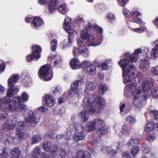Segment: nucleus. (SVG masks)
<instances>
[{"mask_svg": "<svg viewBox=\"0 0 158 158\" xmlns=\"http://www.w3.org/2000/svg\"><path fill=\"white\" fill-rule=\"evenodd\" d=\"M141 52V49L139 48L135 50L134 52L131 55L129 53H125V56L126 59L120 60L118 62L119 65L122 69L124 82H130L131 81L130 78L135 75V67L132 64L137 61L138 54Z\"/></svg>", "mask_w": 158, "mask_h": 158, "instance_id": "nucleus-1", "label": "nucleus"}, {"mask_svg": "<svg viewBox=\"0 0 158 158\" xmlns=\"http://www.w3.org/2000/svg\"><path fill=\"white\" fill-rule=\"evenodd\" d=\"M94 98H88L86 102L85 101L83 102L82 105L85 109L80 113V117L82 121L85 123L88 120L89 117V112L94 113L96 109L93 104L95 101V98L94 96Z\"/></svg>", "mask_w": 158, "mask_h": 158, "instance_id": "nucleus-2", "label": "nucleus"}, {"mask_svg": "<svg viewBox=\"0 0 158 158\" xmlns=\"http://www.w3.org/2000/svg\"><path fill=\"white\" fill-rule=\"evenodd\" d=\"M12 100L11 99H9L7 97H4L0 98V120L1 118H4L7 115V114L4 112L5 109L2 108L3 104H5V108L10 111V110H13L14 109L11 106V102Z\"/></svg>", "mask_w": 158, "mask_h": 158, "instance_id": "nucleus-3", "label": "nucleus"}, {"mask_svg": "<svg viewBox=\"0 0 158 158\" xmlns=\"http://www.w3.org/2000/svg\"><path fill=\"white\" fill-rule=\"evenodd\" d=\"M19 78L18 75H15L10 77L8 80V85L9 88L7 91L6 96L5 97H7L9 99L10 97L14 95V91L17 89V86L15 85L17 80Z\"/></svg>", "mask_w": 158, "mask_h": 158, "instance_id": "nucleus-4", "label": "nucleus"}, {"mask_svg": "<svg viewBox=\"0 0 158 158\" xmlns=\"http://www.w3.org/2000/svg\"><path fill=\"white\" fill-rule=\"evenodd\" d=\"M50 66L46 64L40 68V79L45 81L51 80L53 77V72H49Z\"/></svg>", "mask_w": 158, "mask_h": 158, "instance_id": "nucleus-5", "label": "nucleus"}, {"mask_svg": "<svg viewBox=\"0 0 158 158\" xmlns=\"http://www.w3.org/2000/svg\"><path fill=\"white\" fill-rule=\"evenodd\" d=\"M58 0H50L48 2V9L49 12L52 13L57 9L60 13L65 14L66 12V6L62 4L58 6Z\"/></svg>", "mask_w": 158, "mask_h": 158, "instance_id": "nucleus-6", "label": "nucleus"}, {"mask_svg": "<svg viewBox=\"0 0 158 158\" xmlns=\"http://www.w3.org/2000/svg\"><path fill=\"white\" fill-rule=\"evenodd\" d=\"M81 38L84 40H88L90 43L89 46H95L100 45L101 42L97 40H95L94 36L90 34L86 30H83L81 32Z\"/></svg>", "mask_w": 158, "mask_h": 158, "instance_id": "nucleus-7", "label": "nucleus"}, {"mask_svg": "<svg viewBox=\"0 0 158 158\" xmlns=\"http://www.w3.org/2000/svg\"><path fill=\"white\" fill-rule=\"evenodd\" d=\"M123 14L125 17L127 18H132L134 19V22L139 25L142 23V21L138 16L141 15V14L137 11L131 12L127 10L123 11Z\"/></svg>", "mask_w": 158, "mask_h": 158, "instance_id": "nucleus-8", "label": "nucleus"}, {"mask_svg": "<svg viewBox=\"0 0 158 158\" xmlns=\"http://www.w3.org/2000/svg\"><path fill=\"white\" fill-rule=\"evenodd\" d=\"M88 62L87 60H84L81 63L78 59L74 58L71 60L70 65L71 68L73 69L84 68L87 65Z\"/></svg>", "mask_w": 158, "mask_h": 158, "instance_id": "nucleus-9", "label": "nucleus"}, {"mask_svg": "<svg viewBox=\"0 0 158 158\" xmlns=\"http://www.w3.org/2000/svg\"><path fill=\"white\" fill-rule=\"evenodd\" d=\"M21 103L16 101L15 100H12V102H11V106L14 110H10V111L15 112L27 110V107L25 105L21 104Z\"/></svg>", "mask_w": 158, "mask_h": 158, "instance_id": "nucleus-10", "label": "nucleus"}, {"mask_svg": "<svg viewBox=\"0 0 158 158\" xmlns=\"http://www.w3.org/2000/svg\"><path fill=\"white\" fill-rule=\"evenodd\" d=\"M17 121V118H15L10 123L8 122H6L2 125V129L5 131H9L14 130L16 126V123Z\"/></svg>", "mask_w": 158, "mask_h": 158, "instance_id": "nucleus-11", "label": "nucleus"}, {"mask_svg": "<svg viewBox=\"0 0 158 158\" xmlns=\"http://www.w3.org/2000/svg\"><path fill=\"white\" fill-rule=\"evenodd\" d=\"M32 48L34 50V52L32 54L29 55L26 57L27 60L28 61H32L34 58L38 59L39 57L40 48L37 45H35L33 46Z\"/></svg>", "mask_w": 158, "mask_h": 158, "instance_id": "nucleus-12", "label": "nucleus"}, {"mask_svg": "<svg viewBox=\"0 0 158 158\" xmlns=\"http://www.w3.org/2000/svg\"><path fill=\"white\" fill-rule=\"evenodd\" d=\"M139 135L137 134L134 137L131 138L129 140L127 143V145L129 147H130L135 145H139Z\"/></svg>", "mask_w": 158, "mask_h": 158, "instance_id": "nucleus-13", "label": "nucleus"}, {"mask_svg": "<svg viewBox=\"0 0 158 158\" xmlns=\"http://www.w3.org/2000/svg\"><path fill=\"white\" fill-rule=\"evenodd\" d=\"M78 48V51L80 54H81L87 57L89 56V52L87 47L83 44H79Z\"/></svg>", "mask_w": 158, "mask_h": 158, "instance_id": "nucleus-14", "label": "nucleus"}, {"mask_svg": "<svg viewBox=\"0 0 158 158\" xmlns=\"http://www.w3.org/2000/svg\"><path fill=\"white\" fill-rule=\"evenodd\" d=\"M44 100L45 102V105L49 107L52 106L55 104V100L51 96L47 94L44 97Z\"/></svg>", "mask_w": 158, "mask_h": 158, "instance_id": "nucleus-15", "label": "nucleus"}, {"mask_svg": "<svg viewBox=\"0 0 158 158\" xmlns=\"http://www.w3.org/2000/svg\"><path fill=\"white\" fill-rule=\"evenodd\" d=\"M153 85V83L152 81H145L142 84V88L143 90L145 92L151 89Z\"/></svg>", "mask_w": 158, "mask_h": 158, "instance_id": "nucleus-16", "label": "nucleus"}, {"mask_svg": "<svg viewBox=\"0 0 158 158\" xmlns=\"http://www.w3.org/2000/svg\"><path fill=\"white\" fill-rule=\"evenodd\" d=\"M33 20V24L35 28L37 29L39 28L40 25V18L39 17H36L34 19L28 17H26L25 18L26 22L27 23H30Z\"/></svg>", "mask_w": 158, "mask_h": 158, "instance_id": "nucleus-17", "label": "nucleus"}, {"mask_svg": "<svg viewBox=\"0 0 158 158\" xmlns=\"http://www.w3.org/2000/svg\"><path fill=\"white\" fill-rule=\"evenodd\" d=\"M97 102L96 106L98 110H101L103 109L105 106V102L104 100L100 96L97 97Z\"/></svg>", "mask_w": 158, "mask_h": 158, "instance_id": "nucleus-18", "label": "nucleus"}, {"mask_svg": "<svg viewBox=\"0 0 158 158\" xmlns=\"http://www.w3.org/2000/svg\"><path fill=\"white\" fill-rule=\"evenodd\" d=\"M76 156L77 158H91L90 155L88 151L82 150L78 151Z\"/></svg>", "mask_w": 158, "mask_h": 158, "instance_id": "nucleus-19", "label": "nucleus"}, {"mask_svg": "<svg viewBox=\"0 0 158 158\" xmlns=\"http://www.w3.org/2000/svg\"><path fill=\"white\" fill-rule=\"evenodd\" d=\"M28 94L25 92H23L22 94L21 97L19 96L15 97L13 98V100H15L19 102H22L27 101L28 100Z\"/></svg>", "mask_w": 158, "mask_h": 158, "instance_id": "nucleus-20", "label": "nucleus"}, {"mask_svg": "<svg viewBox=\"0 0 158 158\" xmlns=\"http://www.w3.org/2000/svg\"><path fill=\"white\" fill-rule=\"evenodd\" d=\"M87 73L90 75L93 76L96 74V66L94 64L87 66L86 67Z\"/></svg>", "mask_w": 158, "mask_h": 158, "instance_id": "nucleus-21", "label": "nucleus"}, {"mask_svg": "<svg viewBox=\"0 0 158 158\" xmlns=\"http://www.w3.org/2000/svg\"><path fill=\"white\" fill-rule=\"evenodd\" d=\"M53 59L54 60L53 63L54 67L56 68L60 67L62 63V60L61 56L59 55H56L54 56Z\"/></svg>", "mask_w": 158, "mask_h": 158, "instance_id": "nucleus-22", "label": "nucleus"}, {"mask_svg": "<svg viewBox=\"0 0 158 158\" xmlns=\"http://www.w3.org/2000/svg\"><path fill=\"white\" fill-rule=\"evenodd\" d=\"M129 87L132 90L133 94V93H135L136 94L135 95H136L137 97H139V96L140 95L142 91L140 89H137L135 83H132L130 84Z\"/></svg>", "mask_w": 158, "mask_h": 158, "instance_id": "nucleus-23", "label": "nucleus"}, {"mask_svg": "<svg viewBox=\"0 0 158 158\" xmlns=\"http://www.w3.org/2000/svg\"><path fill=\"white\" fill-rule=\"evenodd\" d=\"M71 18L69 17L66 16L65 17L64 20L63 24V28L66 30H69L71 28L70 23H71Z\"/></svg>", "mask_w": 158, "mask_h": 158, "instance_id": "nucleus-24", "label": "nucleus"}, {"mask_svg": "<svg viewBox=\"0 0 158 158\" xmlns=\"http://www.w3.org/2000/svg\"><path fill=\"white\" fill-rule=\"evenodd\" d=\"M21 153L18 148H15L13 149L10 151V156L12 158H18Z\"/></svg>", "mask_w": 158, "mask_h": 158, "instance_id": "nucleus-25", "label": "nucleus"}, {"mask_svg": "<svg viewBox=\"0 0 158 158\" xmlns=\"http://www.w3.org/2000/svg\"><path fill=\"white\" fill-rule=\"evenodd\" d=\"M40 155V148L37 147L30 153L29 156L30 158H38Z\"/></svg>", "mask_w": 158, "mask_h": 158, "instance_id": "nucleus-26", "label": "nucleus"}, {"mask_svg": "<svg viewBox=\"0 0 158 158\" xmlns=\"http://www.w3.org/2000/svg\"><path fill=\"white\" fill-rule=\"evenodd\" d=\"M95 122L94 120L93 121H90L88 123L87 127L89 131H93L96 129L97 124Z\"/></svg>", "mask_w": 158, "mask_h": 158, "instance_id": "nucleus-27", "label": "nucleus"}, {"mask_svg": "<svg viewBox=\"0 0 158 158\" xmlns=\"http://www.w3.org/2000/svg\"><path fill=\"white\" fill-rule=\"evenodd\" d=\"M85 138V135L84 131H81L78 133L77 134L75 135L73 137L74 140L77 142Z\"/></svg>", "mask_w": 158, "mask_h": 158, "instance_id": "nucleus-28", "label": "nucleus"}, {"mask_svg": "<svg viewBox=\"0 0 158 158\" xmlns=\"http://www.w3.org/2000/svg\"><path fill=\"white\" fill-rule=\"evenodd\" d=\"M155 129V123L151 122H149L146 125L145 127V131L149 133Z\"/></svg>", "mask_w": 158, "mask_h": 158, "instance_id": "nucleus-29", "label": "nucleus"}, {"mask_svg": "<svg viewBox=\"0 0 158 158\" xmlns=\"http://www.w3.org/2000/svg\"><path fill=\"white\" fill-rule=\"evenodd\" d=\"M25 121L30 124H33L36 122H38V121H36L35 118L32 114L31 115L30 114L28 117L25 118Z\"/></svg>", "mask_w": 158, "mask_h": 158, "instance_id": "nucleus-30", "label": "nucleus"}, {"mask_svg": "<svg viewBox=\"0 0 158 158\" xmlns=\"http://www.w3.org/2000/svg\"><path fill=\"white\" fill-rule=\"evenodd\" d=\"M107 132V128L104 127H100L97 130V133L100 136L106 134Z\"/></svg>", "mask_w": 158, "mask_h": 158, "instance_id": "nucleus-31", "label": "nucleus"}, {"mask_svg": "<svg viewBox=\"0 0 158 158\" xmlns=\"http://www.w3.org/2000/svg\"><path fill=\"white\" fill-rule=\"evenodd\" d=\"M42 146L44 149L47 151H50L52 147V143L49 141L44 143Z\"/></svg>", "mask_w": 158, "mask_h": 158, "instance_id": "nucleus-32", "label": "nucleus"}, {"mask_svg": "<svg viewBox=\"0 0 158 158\" xmlns=\"http://www.w3.org/2000/svg\"><path fill=\"white\" fill-rule=\"evenodd\" d=\"M133 103L134 105L137 107L141 106L142 104L140 101V99L139 97H137L136 95H135L133 100Z\"/></svg>", "mask_w": 158, "mask_h": 158, "instance_id": "nucleus-33", "label": "nucleus"}, {"mask_svg": "<svg viewBox=\"0 0 158 158\" xmlns=\"http://www.w3.org/2000/svg\"><path fill=\"white\" fill-rule=\"evenodd\" d=\"M110 61V59H108L104 62L102 63L101 64L100 66H101V69L102 70H104L107 69L108 67H109L108 64Z\"/></svg>", "mask_w": 158, "mask_h": 158, "instance_id": "nucleus-34", "label": "nucleus"}, {"mask_svg": "<svg viewBox=\"0 0 158 158\" xmlns=\"http://www.w3.org/2000/svg\"><path fill=\"white\" fill-rule=\"evenodd\" d=\"M151 95L153 98H158V87H155L152 89Z\"/></svg>", "mask_w": 158, "mask_h": 158, "instance_id": "nucleus-35", "label": "nucleus"}, {"mask_svg": "<svg viewBox=\"0 0 158 158\" xmlns=\"http://www.w3.org/2000/svg\"><path fill=\"white\" fill-rule=\"evenodd\" d=\"M57 40L56 39H53L51 42L50 49L51 50L54 51L56 50L57 45Z\"/></svg>", "mask_w": 158, "mask_h": 158, "instance_id": "nucleus-36", "label": "nucleus"}, {"mask_svg": "<svg viewBox=\"0 0 158 158\" xmlns=\"http://www.w3.org/2000/svg\"><path fill=\"white\" fill-rule=\"evenodd\" d=\"M139 148L137 146H134L131 151V153L133 157H134L139 151Z\"/></svg>", "mask_w": 158, "mask_h": 158, "instance_id": "nucleus-37", "label": "nucleus"}, {"mask_svg": "<svg viewBox=\"0 0 158 158\" xmlns=\"http://www.w3.org/2000/svg\"><path fill=\"white\" fill-rule=\"evenodd\" d=\"M80 80H76L74 82L72 83L71 85V89L78 90V87L79 86V83Z\"/></svg>", "mask_w": 158, "mask_h": 158, "instance_id": "nucleus-38", "label": "nucleus"}, {"mask_svg": "<svg viewBox=\"0 0 158 158\" xmlns=\"http://www.w3.org/2000/svg\"><path fill=\"white\" fill-rule=\"evenodd\" d=\"M152 55L155 57H158V46L155 45L152 50Z\"/></svg>", "mask_w": 158, "mask_h": 158, "instance_id": "nucleus-39", "label": "nucleus"}, {"mask_svg": "<svg viewBox=\"0 0 158 158\" xmlns=\"http://www.w3.org/2000/svg\"><path fill=\"white\" fill-rule=\"evenodd\" d=\"M67 94L70 97H72L73 96L78 93V90H73L71 89L67 92Z\"/></svg>", "mask_w": 158, "mask_h": 158, "instance_id": "nucleus-40", "label": "nucleus"}, {"mask_svg": "<svg viewBox=\"0 0 158 158\" xmlns=\"http://www.w3.org/2000/svg\"><path fill=\"white\" fill-rule=\"evenodd\" d=\"M59 152V157L60 158H64L65 155L66 154V152L65 149L60 148L58 150Z\"/></svg>", "mask_w": 158, "mask_h": 158, "instance_id": "nucleus-41", "label": "nucleus"}, {"mask_svg": "<svg viewBox=\"0 0 158 158\" xmlns=\"http://www.w3.org/2000/svg\"><path fill=\"white\" fill-rule=\"evenodd\" d=\"M94 88V86H93V84L91 82H88L87 83L86 85V89L85 90V92H86L87 90H92Z\"/></svg>", "mask_w": 158, "mask_h": 158, "instance_id": "nucleus-42", "label": "nucleus"}, {"mask_svg": "<svg viewBox=\"0 0 158 158\" xmlns=\"http://www.w3.org/2000/svg\"><path fill=\"white\" fill-rule=\"evenodd\" d=\"M70 126L73 127L76 131H78L79 128L82 127V126L79 125L78 123L75 122H73L71 124Z\"/></svg>", "mask_w": 158, "mask_h": 158, "instance_id": "nucleus-43", "label": "nucleus"}, {"mask_svg": "<svg viewBox=\"0 0 158 158\" xmlns=\"http://www.w3.org/2000/svg\"><path fill=\"white\" fill-rule=\"evenodd\" d=\"M146 27L144 26H140L138 28H132L131 30L135 32H139L144 31L146 29Z\"/></svg>", "mask_w": 158, "mask_h": 158, "instance_id": "nucleus-44", "label": "nucleus"}, {"mask_svg": "<svg viewBox=\"0 0 158 158\" xmlns=\"http://www.w3.org/2000/svg\"><path fill=\"white\" fill-rule=\"evenodd\" d=\"M121 132L122 134L124 135H129V133L128 131V128L125 125H123L121 128Z\"/></svg>", "mask_w": 158, "mask_h": 158, "instance_id": "nucleus-45", "label": "nucleus"}, {"mask_svg": "<svg viewBox=\"0 0 158 158\" xmlns=\"http://www.w3.org/2000/svg\"><path fill=\"white\" fill-rule=\"evenodd\" d=\"M150 113L153 115V116L155 120L158 119V111L155 110H150Z\"/></svg>", "mask_w": 158, "mask_h": 158, "instance_id": "nucleus-46", "label": "nucleus"}, {"mask_svg": "<svg viewBox=\"0 0 158 158\" xmlns=\"http://www.w3.org/2000/svg\"><path fill=\"white\" fill-rule=\"evenodd\" d=\"M24 127V122H19L17 125V127L16 128L17 131H20L23 130Z\"/></svg>", "mask_w": 158, "mask_h": 158, "instance_id": "nucleus-47", "label": "nucleus"}, {"mask_svg": "<svg viewBox=\"0 0 158 158\" xmlns=\"http://www.w3.org/2000/svg\"><path fill=\"white\" fill-rule=\"evenodd\" d=\"M40 136L38 135H34L32 138V142L31 144H33L39 142Z\"/></svg>", "mask_w": 158, "mask_h": 158, "instance_id": "nucleus-48", "label": "nucleus"}, {"mask_svg": "<svg viewBox=\"0 0 158 158\" xmlns=\"http://www.w3.org/2000/svg\"><path fill=\"white\" fill-rule=\"evenodd\" d=\"M94 120L95 122H96L95 123L97 124V126H102L104 124V121L100 118L95 119Z\"/></svg>", "mask_w": 158, "mask_h": 158, "instance_id": "nucleus-49", "label": "nucleus"}, {"mask_svg": "<svg viewBox=\"0 0 158 158\" xmlns=\"http://www.w3.org/2000/svg\"><path fill=\"white\" fill-rule=\"evenodd\" d=\"M156 138L155 135L154 134L148 136L146 137V140L150 142H152Z\"/></svg>", "mask_w": 158, "mask_h": 158, "instance_id": "nucleus-50", "label": "nucleus"}, {"mask_svg": "<svg viewBox=\"0 0 158 158\" xmlns=\"http://www.w3.org/2000/svg\"><path fill=\"white\" fill-rule=\"evenodd\" d=\"M98 89L99 90L100 93L102 94H103L106 91L107 88L105 86L102 85L99 87Z\"/></svg>", "mask_w": 158, "mask_h": 158, "instance_id": "nucleus-51", "label": "nucleus"}, {"mask_svg": "<svg viewBox=\"0 0 158 158\" xmlns=\"http://www.w3.org/2000/svg\"><path fill=\"white\" fill-rule=\"evenodd\" d=\"M127 121L130 124H133L136 122V120L133 117L129 116L127 118Z\"/></svg>", "mask_w": 158, "mask_h": 158, "instance_id": "nucleus-52", "label": "nucleus"}, {"mask_svg": "<svg viewBox=\"0 0 158 158\" xmlns=\"http://www.w3.org/2000/svg\"><path fill=\"white\" fill-rule=\"evenodd\" d=\"M108 20L110 23H112L115 19V16L112 13H109L107 15Z\"/></svg>", "mask_w": 158, "mask_h": 158, "instance_id": "nucleus-53", "label": "nucleus"}, {"mask_svg": "<svg viewBox=\"0 0 158 158\" xmlns=\"http://www.w3.org/2000/svg\"><path fill=\"white\" fill-rule=\"evenodd\" d=\"M117 1L119 5L123 7L129 1V0H117Z\"/></svg>", "mask_w": 158, "mask_h": 158, "instance_id": "nucleus-54", "label": "nucleus"}, {"mask_svg": "<svg viewBox=\"0 0 158 158\" xmlns=\"http://www.w3.org/2000/svg\"><path fill=\"white\" fill-rule=\"evenodd\" d=\"M16 134L17 137L20 139L23 138L25 135V133L20 131H18Z\"/></svg>", "mask_w": 158, "mask_h": 158, "instance_id": "nucleus-55", "label": "nucleus"}, {"mask_svg": "<svg viewBox=\"0 0 158 158\" xmlns=\"http://www.w3.org/2000/svg\"><path fill=\"white\" fill-rule=\"evenodd\" d=\"M117 153V151L114 150L113 149H109V150L108 151V152H107V154H108L109 156H113Z\"/></svg>", "mask_w": 158, "mask_h": 158, "instance_id": "nucleus-56", "label": "nucleus"}, {"mask_svg": "<svg viewBox=\"0 0 158 158\" xmlns=\"http://www.w3.org/2000/svg\"><path fill=\"white\" fill-rule=\"evenodd\" d=\"M94 31L100 34H102L103 32L102 29L99 26H95L94 28Z\"/></svg>", "mask_w": 158, "mask_h": 158, "instance_id": "nucleus-57", "label": "nucleus"}, {"mask_svg": "<svg viewBox=\"0 0 158 158\" xmlns=\"http://www.w3.org/2000/svg\"><path fill=\"white\" fill-rule=\"evenodd\" d=\"M8 156V153L5 149H3L2 153L0 154V158H5Z\"/></svg>", "mask_w": 158, "mask_h": 158, "instance_id": "nucleus-58", "label": "nucleus"}, {"mask_svg": "<svg viewBox=\"0 0 158 158\" xmlns=\"http://www.w3.org/2000/svg\"><path fill=\"white\" fill-rule=\"evenodd\" d=\"M58 147L57 145H54L53 146V149L51 151V153L52 155H53L57 152L58 151Z\"/></svg>", "mask_w": 158, "mask_h": 158, "instance_id": "nucleus-59", "label": "nucleus"}, {"mask_svg": "<svg viewBox=\"0 0 158 158\" xmlns=\"http://www.w3.org/2000/svg\"><path fill=\"white\" fill-rule=\"evenodd\" d=\"M152 73L153 75L158 76V68L157 67L152 68L151 70Z\"/></svg>", "mask_w": 158, "mask_h": 158, "instance_id": "nucleus-60", "label": "nucleus"}, {"mask_svg": "<svg viewBox=\"0 0 158 158\" xmlns=\"http://www.w3.org/2000/svg\"><path fill=\"white\" fill-rule=\"evenodd\" d=\"M64 30L66 32L68 33L69 36L73 37V35L74 34V31L73 30L71 29V27L70 28V29L68 30H66L65 29Z\"/></svg>", "mask_w": 158, "mask_h": 158, "instance_id": "nucleus-61", "label": "nucleus"}, {"mask_svg": "<svg viewBox=\"0 0 158 158\" xmlns=\"http://www.w3.org/2000/svg\"><path fill=\"white\" fill-rule=\"evenodd\" d=\"M5 65L2 60H0V72H3L5 69Z\"/></svg>", "mask_w": 158, "mask_h": 158, "instance_id": "nucleus-62", "label": "nucleus"}, {"mask_svg": "<svg viewBox=\"0 0 158 158\" xmlns=\"http://www.w3.org/2000/svg\"><path fill=\"white\" fill-rule=\"evenodd\" d=\"M122 158H131L129 153L128 152H125L123 153Z\"/></svg>", "mask_w": 158, "mask_h": 158, "instance_id": "nucleus-63", "label": "nucleus"}, {"mask_svg": "<svg viewBox=\"0 0 158 158\" xmlns=\"http://www.w3.org/2000/svg\"><path fill=\"white\" fill-rule=\"evenodd\" d=\"M110 148L109 147L104 146L102 149V151L103 153L106 152L107 153L108 151Z\"/></svg>", "mask_w": 158, "mask_h": 158, "instance_id": "nucleus-64", "label": "nucleus"}]
</instances>
